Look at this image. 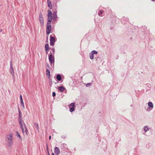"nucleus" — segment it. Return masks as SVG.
Segmentation results:
<instances>
[{"label":"nucleus","instance_id":"1","mask_svg":"<svg viewBox=\"0 0 155 155\" xmlns=\"http://www.w3.org/2000/svg\"><path fill=\"white\" fill-rule=\"evenodd\" d=\"M48 59L50 64V65L51 66L53 65L54 66V55H53L52 53H51L50 52V54L48 55Z\"/></svg>","mask_w":155,"mask_h":155},{"label":"nucleus","instance_id":"2","mask_svg":"<svg viewBox=\"0 0 155 155\" xmlns=\"http://www.w3.org/2000/svg\"><path fill=\"white\" fill-rule=\"evenodd\" d=\"M51 23H47L46 33L47 35H49L51 31Z\"/></svg>","mask_w":155,"mask_h":155},{"label":"nucleus","instance_id":"3","mask_svg":"<svg viewBox=\"0 0 155 155\" xmlns=\"http://www.w3.org/2000/svg\"><path fill=\"white\" fill-rule=\"evenodd\" d=\"M38 20L40 23L41 26H43L44 25V19L42 17V13L41 12H40L39 14Z\"/></svg>","mask_w":155,"mask_h":155},{"label":"nucleus","instance_id":"4","mask_svg":"<svg viewBox=\"0 0 155 155\" xmlns=\"http://www.w3.org/2000/svg\"><path fill=\"white\" fill-rule=\"evenodd\" d=\"M98 53L97 51L95 50H93L91 51L89 54L90 58L91 60H93L94 58V55Z\"/></svg>","mask_w":155,"mask_h":155},{"label":"nucleus","instance_id":"5","mask_svg":"<svg viewBox=\"0 0 155 155\" xmlns=\"http://www.w3.org/2000/svg\"><path fill=\"white\" fill-rule=\"evenodd\" d=\"M70 112H72L75 110V105L74 103H71L69 105Z\"/></svg>","mask_w":155,"mask_h":155},{"label":"nucleus","instance_id":"6","mask_svg":"<svg viewBox=\"0 0 155 155\" xmlns=\"http://www.w3.org/2000/svg\"><path fill=\"white\" fill-rule=\"evenodd\" d=\"M50 45L51 46H53L54 45V42L55 41V38L51 35H50Z\"/></svg>","mask_w":155,"mask_h":155},{"label":"nucleus","instance_id":"7","mask_svg":"<svg viewBox=\"0 0 155 155\" xmlns=\"http://www.w3.org/2000/svg\"><path fill=\"white\" fill-rule=\"evenodd\" d=\"M13 64H12V60L10 61V72L11 74L13 75H14V68L13 67Z\"/></svg>","mask_w":155,"mask_h":155},{"label":"nucleus","instance_id":"8","mask_svg":"<svg viewBox=\"0 0 155 155\" xmlns=\"http://www.w3.org/2000/svg\"><path fill=\"white\" fill-rule=\"evenodd\" d=\"M6 140H13V134L11 133L7 135Z\"/></svg>","mask_w":155,"mask_h":155},{"label":"nucleus","instance_id":"9","mask_svg":"<svg viewBox=\"0 0 155 155\" xmlns=\"http://www.w3.org/2000/svg\"><path fill=\"white\" fill-rule=\"evenodd\" d=\"M54 153L56 155H58L60 153V150L58 147H55L54 149Z\"/></svg>","mask_w":155,"mask_h":155},{"label":"nucleus","instance_id":"10","mask_svg":"<svg viewBox=\"0 0 155 155\" xmlns=\"http://www.w3.org/2000/svg\"><path fill=\"white\" fill-rule=\"evenodd\" d=\"M57 12L54 11L53 12L52 18L53 21L55 22L57 19Z\"/></svg>","mask_w":155,"mask_h":155},{"label":"nucleus","instance_id":"11","mask_svg":"<svg viewBox=\"0 0 155 155\" xmlns=\"http://www.w3.org/2000/svg\"><path fill=\"white\" fill-rule=\"evenodd\" d=\"M6 145L9 147H10L13 144V140H6Z\"/></svg>","mask_w":155,"mask_h":155},{"label":"nucleus","instance_id":"12","mask_svg":"<svg viewBox=\"0 0 155 155\" xmlns=\"http://www.w3.org/2000/svg\"><path fill=\"white\" fill-rule=\"evenodd\" d=\"M18 117L19 119L18 120H22V114L21 112L19 107L18 108Z\"/></svg>","mask_w":155,"mask_h":155},{"label":"nucleus","instance_id":"13","mask_svg":"<svg viewBox=\"0 0 155 155\" xmlns=\"http://www.w3.org/2000/svg\"><path fill=\"white\" fill-rule=\"evenodd\" d=\"M52 19V16H48V21L47 23H51Z\"/></svg>","mask_w":155,"mask_h":155},{"label":"nucleus","instance_id":"14","mask_svg":"<svg viewBox=\"0 0 155 155\" xmlns=\"http://www.w3.org/2000/svg\"><path fill=\"white\" fill-rule=\"evenodd\" d=\"M104 11L103 10H100L98 12V15L102 17L104 15Z\"/></svg>","mask_w":155,"mask_h":155},{"label":"nucleus","instance_id":"15","mask_svg":"<svg viewBox=\"0 0 155 155\" xmlns=\"http://www.w3.org/2000/svg\"><path fill=\"white\" fill-rule=\"evenodd\" d=\"M21 120H18V122H19V124L20 125L21 127V128L22 130V132L23 134H24V128L23 125L22 123Z\"/></svg>","mask_w":155,"mask_h":155},{"label":"nucleus","instance_id":"16","mask_svg":"<svg viewBox=\"0 0 155 155\" xmlns=\"http://www.w3.org/2000/svg\"><path fill=\"white\" fill-rule=\"evenodd\" d=\"M48 6L50 9H51L52 8V5L51 1L50 0H47Z\"/></svg>","mask_w":155,"mask_h":155},{"label":"nucleus","instance_id":"17","mask_svg":"<svg viewBox=\"0 0 155 155\" xmlns=\"http://www.w3.org/2000/svg\"><path fill=\"white\" fill-rule=\"evenodd\" d=\"M20 104L21 106H22L23 107H24V104L23 101V100L22 98V96L21 95H20Z\"/></svg>","mask_w":155,"mask_h":155},{"label":"nucleus","instance_id":"18","mask_svg":"<svg viewBox=\"0 0 155 155\" xmlns=\"http://www.w3.org/2000/svg\"><path fill=\"white\" fill-rule=\"evenodd\" d=\"M56 78L58 81H60L61 80L62 77L60 74H58L56 76Z\"/></svg>","mask_w":155,"mask_h":155},{"label":"nucleus","instance_id":"19","mask_svg":"<svg viewBox=\"0 0 155 155\" xmlns=\"http://www.w3.org/2000/svg\"><path fill=\"white\" fill-rule=\"evenodd\" d=\"M25 129H24V134L28 135V130L25 124H24Z\"/></svg>","mask_w":155,"mask_h":155},{"label":"nucleus","instance_id":"20","mask_svg":"<svg viewBox=\"0 0 155 155\" xmlns=\"http://www.w3.org/2000/svg\"><path fill=\"white\" fill-rule=\"evenodd\" d=\"M65 89V88L62 86H61L58 88V90L61 92H63Z\"/></svg>","mask_w":155,"mask_h":155},{"label":"nucleus","instance_id":"21","mask_svg":"<svg viewBox=\"0 0 155 155\" xmlns=\"http://www.w3.org/2000/svg\"><path fill=\"white\" fill-rule=\"evenodd\" d=\"M46 74L48 76V78L50 79V71L48 69L46 71Z\"/></svg>","mask_w":155,"mask_h":155},{"label":"nucleus","instance_id":"22","mask_svg":"<svg viewBox=\"0 0 155 155\" xmlns=\"http://www.w3.org/2000/svg\"><path fill=\"white\" fill-rule=\"evenodd\" d=\"M148 106L150 108H153V104L151 102H149L148 103Z\"/></svg>","mask_w":155,"mask_h":155},{"label":"nucleus","instance_id":"23","mask_svg":"<svg viewBox=\"0 0 155 155\" xmlns=\"http://www.w3.org/2000/svg\"><path fill=\"white\" fill-rule=\"evenodd\" d=\"M143 129L145 132H146L148 130H149L150 128H149L148 127H147V126H146L143 127Z\"/></svg>","mask_w":155,"mask_h":155},{"label":"nucleus","instance_id":"24","mask_svg":"<svg viewBox=\"0 0 155 155\" xmlns=\"http://www.w3.org/2000/svg\"><path fill=\"white\" fill-rule=\"evenodd\" d=\"M45 51H47V50H49V45L48 44H46L45 45Z\"/></svg>","mask_w":155,"mask_h":155},{"label":"nucleus","instance_id":"25","mask_svg":"<svg viewBox=\"0 0 155 155\" xmlns=\"http://www.w3.org/2000/svg\"><path fill=\"white\" fill-rule=\"evenodd\" d=\"M48 16H52V12L50 10H48Z\"/></svg>","mask_w":155,"mask_h":155},{"label":"nucleus","instance_id":"26","mask_svg":"<svg viewBox=\"0 0 155 155\" xmlns=\"http://www.w3.org/2000/svg\"><path fill=\"white\" fill-rule=\"evenodd\" d=\"M15 135L17 137H18L20 139H21V137L20 136V135L19 134V133L17 132V131H16V134H15Z\"/></svg>","mask_w":155,"mask_h":155},{"label":"nucleus","instance_id":"27","mask_svg":"<svg viewBox=\"0 0 155 155\" xmlns=\"http://www.w3.org/2000/svg\"><path fill=\"white\" fill-rule=\"evenodd\" d=\"M34 126L37 128V129L38 130L39 126H38V124L37 123H35L34 124Z\"/></svg>","mask_w":155,"mask_h":155},{"label":"nucleus","instance_id":"28","mask_svg":"<svg viewBox=\"0 0 155 155\" xmlns=\"http://www.w3.org/2000/svg\"><path fill=\"white\" fill-rule=\"evenodd\" d=\"M50 49L53 52V55H54V53H55V49L54 48H51Z\"/></svg>","mask_w":155,"mask_h":155},{"label":"nucleus","instance_id":"29","mask_svg":"<svg viewBox=\"0 0 155 155\" xmlns=\"http://www.w3.org/2000/svg\"><path fill=\"white\" fill-rule=\"evenodd\" d=\"M49 83L50 84V86H51L52 85V80L51 79H50Z\"/></svg>","mask_w":155,"mask_h":155},{"label":"nucleus","instance_id":"30","mask_svg":"<svg viewBox=\"0 0 155 155\" xmlns=\"http://www.w3.org/2000/svg\"><path fill=\"white\" fill-rule=\"evenodd\" d=\"M52 95L53 97H54L56 95V93L55 92H53L52 93Z\"/></svg>","mask_w":155,"mask_h":155},{"label":"nucleus","instance_id":"31","mask_svg":"<svg viewBox=\"0 0 155 155\" xmlns=\"http://www.w3.org/2000/svg\"><path fill=\"white\" fill-rule=\"evenodd\" d=\"M91 83H87L86 84V86L87 87H88L89 86H90L91 85Z\"/></svg>","mask_w":155,"mask_h":155},{"label":"nucleus","instance_id":"32","mask_svg":"<svg viewBox=\"0 0 155 155\" xmlns=\"http://www.w3.org/2000/svg\"><path fill=\"white\" fill-rule=\"evenodd\" d=\"M47 67L48 68H50V66H49V64H47Z\"/></svg>","mask_w":155,"mask_h":155},{"label":"nucleus","instance_id":"33","mask_svg":"<svg viewBox=\"0 0 155 155\" xmlns=\"http://www.w3.org/2000/svg\"><path fill=\"white\" fill-rule=\"evenodd\" d=\"M51 135H50L49 137V140H51Z\"/></svg>","mask_w":155,"mask_h":155},{"label":"nucleus","instance_id":"34","mask_svg":"<svg viewBox=\"0 0 155 155\" xmlns=\"http://www.w3.org/2000/svg\"><path fill=\"white\" fill-rule=\"evenodd\" d=\"M46 148H48V144L47 143L46 144Z\"/></svg>","mask_w":155,"mask_h":155},{"label":"nucleus","instance_id":"35","mask_svg":"<svg viewBox=\"0 0 155 155\" xmlns=\"http://www.w3.org/2000/svg\"><path fill=\"white\" fill-rule=\"evenodd\" d=\"M48 50H47V51H46V54H48Z\"/></svg>","mask_w":155,"mask_h":155},{"label":"nucleus","instance_id":"36","mask_svg":"<svg viewBox=\"0 0 155 155\" xmlns=\"http://www.w3.org/2000/svg\"><path fill=\"white\" fill-rule=\"evenodd\" d=\"M48 36H47V41H46V42H48Z\"/></svg>","mask_w":155,"mask_h":155},{"label":"nucleus","instance_id":"37","mask_svg":"<svg viewBox=\"0 0 155 155\" xmlns=\"http://www.w3.org/2000/svg\"><path fill=\"white\" fill-rule=\"evenodd\" d=\"M46 149H47V152H48V151H49L48 148H46Z\"/></svg>","mask_w":155,"mask_h":155},{"label":"nucleus","instance_id":"38","mask_svg":"<svg viewBox=\"0 0 155 155\" xmlns=\"http://www.w3.org/2000/svg\"><path fill=\"white\" fill-rule=\"evenodd\" d=\"M54 83L55 84H56L58 83V82L57 81L56 82H55Z\"/></svg>","mask_w":155,"mask_h":155},{"label":"nucleus","instance_id":"39","mask_svg":"<svg viewBox=\"0 0 155 155\" xmlns=\"http://www.w3.org/2000/svg\"><path fill=\"white\" fill-rule=\"evenodd\" d=\"M48 155H50L49 151H48Z\"/></svg>","mask_w":155,"mask_h":155},{"label":"nucleus","instance_id":"40","mask_svg":"<svg viewBox=\"0 0 155 155\" xmlns=\"http://www.w3.org/2000/svg\"><path fill=\"white\" fill-rule=\"evenodd\" d=\"M51 154L52 155H54V154L53 153H52Z\"/></svg>","mask_w":155,"mask_h":155},{"label":"nucleus","instance_id":"41","mask_svg":"<svg viewBox=\"0 0 155 155\" xmlns=\"http://www.w3.org/2000/svg\"><path fill=\"white\" fill-rule=\"evenodd\" d=\"M2 29H1V30H0V31H1V32H2Z\"/></svg>","mask_w":155,"mask_h":155},{"label":"nucleus","instance_id":"42","mask_svg":"<svg viewBox=\"0 0 155 155\" xmlns=\"http://www.w3.org/2000/svg\"><path fill=\"white\" fill-rule=\"evenodd\" d=\"M155 0H151L152 1H154Z\"/></svg>","mask_w":155,"mask_h":155}]
</instances>
